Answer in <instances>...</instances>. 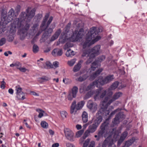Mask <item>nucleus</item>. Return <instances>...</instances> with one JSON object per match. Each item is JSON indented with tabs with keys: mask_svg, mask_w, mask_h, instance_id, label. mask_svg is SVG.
I'll use <instances>...</instances> for the list:
<instances>
[{
	"mask_svg": "<svg viewBox=\"0 0 147 147\" xmlns=\"http://www.w3.org/2000/svg\"><path fill=\"white\" fill-rule=\"evenodd\" d=\"M101 31L99 29H97L96 27L91 28L90 31L86 34V41L83 45V48L85 49L88 47L99 40L101 37L98 35Z\"/></svg>",
	"mask_w": 147,
	"mask_h": 147,
	"instance_id": "obj_1",
	"label": "nucleus"
},
{
	"mask_svg": "<svg viewBox=\"0 0 147 147\" xmlns=\"http://www.w3.org/2000/svg\"><path fill=\"white\" fill-rule=\"evenodd\" d=\"M107 107L106 106H103L100 108L96 114V119L95 120L94 123L99 125L102 121V116H107L109 115L110 111L111 110L109 109H107Z\"/></svg>",
	"mask_w": 147,
	"mask_h": 147,
	"instance_id": "obj_2",
	"label": "nucleus"
},
{
	"mask_svg": "<svg viewBox=\"0 0 147 147\" xmlns=\"http://www.w3.org/2000/svg\"><path fill=\"white\" fill-rule=\"evenodd\" d=\"M119 134H113L111 132L110 134H106L105 135V140L103 143L102 147H106L107 144L108 146L113 144L114 140H115L118 136Z\"/></svg>",
	"mask_w": 147,
	"mask_h": 147,
	"instance_id": "obj_3",
	"label": "nucleus"
},
{
	"mask_svg": "<svg viewBox=\"0 0 147 147\" xmlns=\"http://www.w3.org/2000/svg\"><path fill=\"white\" fill-rule=\"evenodd\" d=\"M109 124L106 122H104L102 123L100 126L101 130L99 131L98 133V138L96 139L97 141H98L101 137H102L103 135H104L106 134H110L113 132V134H116L115 132V129L113 128L110 129L108 133H107V130L108 129Z\"/></svg>",
	"mask_w": 147,
	"mask_h": 147,
	"instance_id": "obj_4",
	"label": "nucleus"
},
{
	"mask_svg": "<svg viewBox=\"0 0 147 147\" xmlns=\"http://www.w3.org/2000/svg\"><path fill=\"white\" fill-rule=\"evenodd\" d=\"M14 14V11L13 9H10L8 13V16H6L5 14L2 13L1 22L5 25L7 24L9 22L12 21L13 19V16Z\"/></svg>",
	"mask_w": 147,
	"mask_h": 147,
	"instance_id": "obj_5",
	"label": "nucleus"
},
{
	"mask_svg": "<svg viewBox=\"0 0 147 147\" xmlns=\"http://www.w3.org/2000/svg\"><path fill=\"white\" fill-rule=\"evenodd\" d=\"M84 31V29L83 28H80L78 31L77 30H75L71 37L72 41L73 42L78 41L82 38L83 35Z\"/></svg>",
	"mask_w": 147,
	"mask_h": 147,
	"instance_id": "obj_6",
	"label": "nucleus"
},
{
	"mask_svg": "<svg viewBox=\"0 0 147 147\" xmlns=\"http://www.w3.org/2000/svg\"><path fill=\"white\" fill-rule=\"evenodd\" d=\"M102 88H99L96 90L95 92V95L94 98L96 100L99 98H103L107 94L106 90H102Z\"/></svg>",
	"mask_w": 147,
	"mask_h": 147,
	"instance_id": "obj_7",
	"label": "nucleus"
},
{
	"mask_svg": "<svg viewBox=\"0 0 147 147\" xmlns=\"http://www.w3.org/2000/svg\"><path fill=\"white\" fill-rule=\"evenodd\" d=\"M125 118V115L123 112H120L115 115V117L112 121L114 125H116L119 123L120 121H122Z\"/></svg>",
	"mask_w": 147,
	"mask_h": 147,
	"instance_id": "obj_8",
	"label": "nucleus"
},
{
	"mask_svg": "<svg viewBox=\"0 0 147 147\" xmlns=\"http://www.w3.org/2000/svg\"><path fill=\"white\" fill-rule=\"evenodd\" d=\"M65 135L67 138L71 142L74 141L73 132L69 129L66 128L64 129Z\"/></svg>",
	"mask_w": 147,
	"mask_h": 147,
	"instance_id": "obj_9",
	"label": "nucleus"
},
{
	"mask_svg": "<svg viewBox=\"0 0 147 147\" xmlns=\"http://www.w3.org/2000/svg\"><path fill=\"white\" fill-rule=\"evenodd\" d=\"M105 58V57L104 55H102L99 57L92 64L91 68L92 70H94V69L97 67V65L98 64V62H101L104 60Z\"/></svg>",
	"mask_w": 147,
	"mask_h": 147,
	"instance_id": "obj_10",
	"label": "nucleus"
},
{
	"mask_svg": "<svg viewBox=\"0 0 147 147\" xmlns=\"http://www.w3.org/2000/svg\"><path fill=\"white\" fill-rule=\"evenodd\" d=\"M122 94L121 92H119L115 93L113 96L112 98L110 99L107 102V104L106 105V107H108V106L113 102L118 99L121 97Z\"/></svg>",
	"mask_w": 147,
	"mask_h": 147,
	"instance_id": "obj_11",
	"label": "nucleus"
},
{
	"mask_svg": "<svg viewBox=\"0 0 147 147\" xmlns=\"http://www.w3.org/2000/svg\"><path fill=\"white\" fill-rule=\"evenodd\" d=\"M22 26L21 22L19 20L14 22L13 24H11L10 28V31L12 29H15L16 28H21Z\"/></svg>",
	"mask_w": 147,
	"mask_h": 147,
	"instance_id": "obj_12",
	"label": "nucleus"
},
{
	"mask_svg": "<svg viewBox=\"0 0 147 147\" xmlns=\"http://www.w3.org/2000/svg\"><path fill=\"white\" fill-rule=\"evenodd\" d=\"M87 106L88 109L93 112H95L97 109V105L91 102H88L87 104Z\"/></svg>",
	"mask_w": 147,
	"mask_h": 147,
	"instance_id": "obj_13",
	"label": "nucleus"
},
{
	"mask_svg": "<svg viewBox=\"0 0 147 147\" xmlns=\"http://www.w3.org/2000/svg\"><path fill=\"white\" fill-rule=\"evenodd\" d=\"M39 16V15H38L37 16H36L34 19V21L36 22V23L34 24L32 27V30L34 32H35V31L36 30H37L38 28V27L39 25L38 23L40 20V18H39L38 17Z\"/></svg>",
	"mask_w": 147,
	"mask_h": 147,
	"instance_id": "obj_14",
	"label": "nucleus"
},
{
	"mask_svg": "<svg viewBox=\"0 0 147 147\" xmlns=\"http://www.w3.org/2000/svg\"><path fill=\"white\" fill-rule=\"evenodd\" d=\"M100 45H96L92 49L90 50L91 53L93 54L95 57L96 55L99 54V51L100 49Z\"/></svg>",
	"mask_w": 147,
	"mask_h": 147,
	"instance_id": "obj_15",
	"label": "nucleus"
},
{
	"mask_svg": "<svg viewBox=\"0 0 147 147\" xmlns=\"http://www.w3.org/2000/svg\"><path fill=\"white\" fill-rule=\"evenodd\" d=\"M113 94V92L111 91H109L107 94V96H106L105 99L102 101V106H105L107 104V101L109 98L110 97H111Z\"/></svg>",
	"mask_w": 147,
	"mask_h": 147,
	"instance_id": "obj_16",
	"label": "nucleus"
},
{
	"mask_svg": "<svg viewBox=\"0 0 147 147\" xmlns=\"http://www.w3.org/2000/svg\"><path fill=\"white\" fill-rule=\"evenodd\" d=\"M94 82H96L97 83L96 84V86L98 87L99 85L102 86L107 84L105 78H103L102 77H99L97 80H96Z\"/></svg>",
	"mask_w": 147,
	"mask_h": 147,
	"instance_id": "obj_17",
	"label": "nucleus"
},
{
	"mask_svg": "<svg viewBox=\"0 0 147 147\" xmlns=\"http://www.w3.org/2000/svg\"><path fill=\"white\" fill-rule=\"evenodd\" d=\"M128 133L127 131H125L121 134L119 139L118 141L117 144L120 145L123 142L127 136Z\"/></svg>",
	"mask_w": 147,
	"mask_h": 147,
	"instance_id": "obj_18",
	"label": "nucleus"
},
{
	"mask_svg": "<svg viewBox=\"0 0 147 147\" xmlns=\"http://www.w3.org/2000/svg\"><path fill=\"white\" fill-rule=\"evenodd\" d=\"M102 69H99L97 70L95 73L90 75L89 78L90 80H92L96 78L102 71Z\"/></svg>",
	"mask_w": 147,
	"mask_h": 147,
	"instance_id": "obj_19",
	"label": "nucleus"
},
{
	"mask_svg": "<svg viewBox=\"0 0 147 147\" xmlns=\"http://www.w3.org/2000/svg\"><path fill=\"white\" fill-rule=\"evenodd\" d=\"M76 102L75 100L72 103L70 107V113L71 114H75L77 110L76 107Z\"/></svg>",
	"mask_w": 147,
	"mask_h": 147,
	"instance_id": "obj_20",
	"label": "nucleus"
},
{
	"mask_svg": "<svg viewBox=\"0 0 147 147\" xmlns=\"http://www.w3.org/2000/svg\"><path fill=\"white\" fill-rule=\"evenodd\" d=\"M62 54L63 51L61 49H54L52 52V55L55 56H61Z\"/></svg>",
	"mask_w": 147,
	"mask_h": 147,
	"instance_id": "obj_21",
	"label": "nucleus"
},
{
	"mask_svg": "<svg viewBox=\"0 0 147 147\" xmlns=\"http://www.w3.org/2000/svg\"><path fill=\"white\" fill-rule=\"evenodd\" d=\"M98 126V124H96V123L94 122L92 124L90 125L89 126L88 129L91 133H93L95 131Z\"/></svg>",
	"mask_w": 147,
	"mask_h": 147,
	"instance_id": "obj_22",
	"label": "nucleus"
},
{
	"mask_svg": "<svg viewBox=\"0 0 147 147\" xmlns=\"http://www.w3.org/2000/svg\"><path fill=\"white\" fill-rule=\"evenodd\" d=\"M35 10L34 9H32L30 12H27L26 16L27 17V21L29 22L33 18L35 15Z\"/></svg>",
	"mask_w": 147,
	"mask_h": 147,
	"instance_id": "obj_23",
	"label": "nucleus"
},
{
	"mask_svg": "<svg viewBox=\"0 0 147 147\" xmlns=\"http://www.w3.org/2000/svg\"><path fill=\"white\" fill-rule=\"evenodd\" d=\"M83 61L82 60H80L78 63L75 65L73 69V71L74 72H76L79 71L81 67L82 63L83 62Z\"/></svg>",
	"mask_w": 147,
	"mask_h": 147,
	"instance_id": "obj_24",
	"label": "nucleus"
},
{
	"mask_svg": "<svg viewBox=\"0 0 147 147\" xmlns=\"http://www.w3.org/2000/svg\"><path fill=\"white\" fill-rule=\"evenodd\" d=\"M61 32V29H59L56 31L54 34L52 36L51 38V40L54 41L57 39L59 36Z\"/></svg>",
	"mask_w": 147,
	"mask_h": 147,
	"instance_id": "obj_25",
	"label": "nucleus"
},
{
	"mask_svg": "<svg viewBox=\"0 0 147 147\" xmlns=\"http://www.w3.org/2000/svg\"><path fill=\"white\" fill-rule=\"evenodd\" d=\"M61 32V29H59L56 31L54 34L52 36L51 38V40L54 41L57 39L59 36Z\"/></svg>",
	"mask_w": 147,
	"mask_h": 147,
	"instance_id": "obj_26",
	"label": "nucleus"
},
{
	"mask_svg": "<svg viewBox=\"0 0 147 147\" xmlns=\"http://www.w3.org/2000/svg\"><path fill=\"white\" fill-rule=\"evenodd\" d=\"M61 32V29H59L56 31L54 34L52 36L51 38V40L54 41L57 39L59 36Z\"/></svg>",
	"mask_w": 147,
	"mask_h": 147,
	"instance_id": "obj_27",
	"label": "nucleus"
},
{
	"mask_svg": "<svg viewBox=\"0 0 147 147\" xmlns=\"http://www.w3.org/2000/svg\"><path fill=\"white\" fill-rule=\"evenodd\" d=\"M82 120L84 123H86L88 121V115L87 113L84 111L82 114Z\"/></svg>",
	"mask_w": 147,
	"mask_h": 147,
	"instance_id": "obj_28",
	"label": "nucleus"
},
{
	"mask_svg": "<svg viewBox=\"0 0 147 147\" xmlns=\"http://www.w3.org/2000/svg\"><path fill=\"white\" fill-rule=\"evenodd\" d=\"M78 88L76 86H74L71 90V94H72L73 97L75 98L78 92Z\"/></svg>",
	"mask_w": 147,
	"mask_h": 147,
	"instance_id": "obj_29",
	"label": "nucleus"
},
{
	"mask_svg": "<svg viewBox=\"0 0 147 147\" xmlns=\"http://www.w3.org/2000/svg\"><path fill=\"white\" fill-rule=\"evenodd\" d=\"M135 139L133 138L130 140L126 141L125 145L123 146L124 147H129L135 141Z\"/></svg>",
	"mask_w": 147,
	"mask_h": 147,
	"instance_id": "obj_30",
	"label": "nucleus"
},
{
	"mask_svg": "<svg viewBox=\"0 0 147 147\" xmlns=\"http://www.w3.org/2000/svg\"><path fill=\"white\" fill-rule=\"evenodd\" d=\"M90 52H91L90 50L87 48L86 50L85 49L83 51L82 56V57L85 56L88 57L91 54Z\"/></svg>",
	"mask_w": 147,
	"mask_h": 147,
	"instance_id": "obj_31",
	"label": "nucleus"
},
{
	"mask_svg": "<svg viewBox=\"0 0 147 147\" xmlns=\"http://www.w3.org/2000/svg\"><path fill=\"white\" fill-rule=\"evenodd\" d=\"M84 101H81L78 102L77 105L76 104V107L77 110H78L81 109L84 106Z\"/></svg>",
	"mask_w": 147,
	"mask_h": 147,
	"instance_id": "obj_32",
	"label": "nucleus"
},
{
	"mask_svg": "<svg viewBox=\"0 0 147 147\" xmlns=\"http://www.w3.org/2000/svg\"><path fill=\"white\" fill-rule=\"evenodd\" d=\"M107 84L110 82L114 79L113 75H109L105 78Z\"/></svg>",
	"mask_w": 147,
	"mask_h": 147,
	"instance_id": "obj_33",
	"label": "nucleus"
},
{
	"mask_svg": "<svg viewBox=\"0 0 147 147\" xmlns=\"http://www.w3.org/2000/svg\"><path fill=\"white\" fill-rule=\"evenodd\" d=\"M89 57V59H88L86 62V65L90 64L93 61L94 58L95 57L94 55L93 54H91Z\"/></svg>",
	"mask_w": 147,
	"mask_h": 147,
	"instance_id": "obj_34",
	"label": "nucleus"
},
{
	"mask_svg": "<svg viewBox=\"0 0 147 147\" xmlns=\"http://www.w3.org/2000/svg\"><path fill=\"white\" fill-rule=\"evenodd\" d=\"M88 76L87 74H84L82 76H80L76 79V80L80 82H82L88 78Z\"/></svg>",
	"mask_w": 147,
	"mask_h": 147,
	"instance_id": "obj_35",
	"label": "nucleus"
},
{
	"mask_svg": "<svg viewBox=\"0 0 147 147\" xmlns=\"http://www.w3.org/2000/svg\"><path fill=\"white\" fill-rule=\"evenodd\" d=\"M74 55L75 53L71 49L67 50L66 53V55L67 57H71L74 56Z\"/></svg>",
	"mask_w": 147,
	"mask_h": 147,
	"instance_id": "obj_36",
	"label": "nucleus"
},
{
	"mask_svg": "<svg viewBox=\"0 0 147 147\" xmlns=\"http://www.w3.org/2000/svg\"><path fill=\"white\" fill-rule=\"evenodd\" d=\"M16 95V97L18 99L22 100L25 98L24 94V92L19 93Z\"/></svg>",
	"mask_w": 147,
	"mask_h": 147,
	"instance_id": "obj_37",
	"label": "nucleus"
},
{
	"mask_svg": "<svg viewBox=\"0 0 147 147\" xmlns=\"http://www.w3.org/2000/svg\"><path fill=\"white\" fill-rule=\"evenodd\" d=\"M97 83L96 82L94 81L92 83L90 84L87 87H86V91H88L90 90L94 86H96Z\"/></svg>",
	"mask_w": 147,
	"mask_h": 147,
	"instance_id": "obj_38",
	"label": "nucleus"
},
{
	"mask_svg": "<svg viewBox=\"0 0 147 147\" xmlns=\"http://www.w3.org/2000/svg\"><path fill=\"white\" fill-rule=\"evenodd\" d=\"M119 84V82L117 81H115L114 82L111 86L110 88L111 90H114L117 88Z\"/></svg>",
	"mask_w": 147,
	"mask_h": 147,
	"instance_id": "obj_39",
	"label": "nucleus"
},
{
	"mask_svg": "<svg viewBox=\"0 0 147 147\" xmlns=\"http://www.w3.org/2000/svg\"><path fill=\"white\" fill-rule=\"evenodd\" d=\"M94 92L91 90L88 92L86 94L85 96L84 97V99H86L90 98L94 94Z\"/></svg>",
	"mask_w": 147,
	"mask_h": 147,
	"instance_id": "obj_40",
	"label": "nucleus"
},
{
	"mask_svg": "<svg viewBox=\"0 0 147 147\" xmlns=\"http://www.w3.org/2000/svg\"><path fill=\"white\" fill-rule=\"evenodd\" d=\"M16 90V94L23 92L22 91V88H21L19 86H16L15 87Z\"/></svg>",
	"mask_w": 147,
	"mask_h": 147,
	"instance_id": "obj_41",
	"label": "nucleus"
},
{
	"mask_svg": "<svg viewBox=\"0 0 147 147\" xmlns=\"http://www.w3.org/2000/svg\"><path fill=\"white\" fill-rule=\"evenodd\" d=\"M50 78L47 76H43L41 78H40L38 80L41 82H44L46 81H48L50 80Z\"/></svg>",
	"mask_w": 147,
	"mask_h": 147,
	"instance_id": "obj_42",
	"label": "nucleus"
},
{
	"mask_svg": "<svg viewBox=\"0 0 147 147\" xmlns=\"http://www.w3.org/2000/svg\"><path fill=\"white\" fill-rule=\"evenodd\" d=\"M41 126L42 127L44 128H47L48 127V123L45 121H42L40 123Z\"/></svg>",
	"mask_w": 147,
	"mask_h": 147,
	"instance_id": "obj_43",
	"label": "nucleus"
},
{
	"mask_svg": "<svg viewBox=\"0 0 147 147\" xmlns=\"http://www.w3.org/2000/svg\"><path fill=\"white\" fill-rule=\"evenodd\" d=\"M39 50V48L38 46L36 45H34L33 46V51L34 53H37Z\"/></svg>",
	"mask_w": 147,
	"mask_h": 147,
	"instance_id": "obj_44",
	"label": "nucleus"
},
{
	"mask_svg": "<svg viewBox=\"0 0 147 147\" xmlns=\"http://www.w3.org/2000/svg\"><path fill=\"white\" fill-rule=\"evenodd\" d=\"M86 87L84 85H82L81 86L80 88V93H82L85 92L86 91Z\"/></svg>",
	"mask_w": 147,
	"mask_h": 147,
	"instance_id": "obj_45",
	"label": "nucleus"
},
{
	"mask_svg": "<svg viewBox=\"0 0 147 147\" xmlns=\"http://www.w3.org/2000/svg\"><path fill=\"white\" fill-rule=\"evenodd\" d=\"M91 133L89 130L88 129L84 133L83 138L84 139H85Z\"/></svg>",
	"mask_w": 147,
	"mask_h": 147,
	"instance_id": "obj_46",
	"label": "nucleus"
},
{
	"mask_svg": "<svg viewBox=\"0 0 147 147\" xmlns=\"http://www.w3.org/2000/svg\"><path fill=\"white\" fill-rule=\"evenodd\" d=\"M76 59H73L70 61H68L67 63L68 65L71 66H72L76 62Z\"/></svg>",
	"mask_w": 147,
	"mask_h": 147,
	"instance_id": "obj_47",
	"label": "nucleus"
},
{
	"mask_svg": "<svg viewBox=\"0 0 147 147\" xmlns=\"http://www.w3.org/2000/svg\"><path fill=\"white\" fill-rule=\"evenodd\" d=\"M6 39L5 38H2L0 40V46L5 44L6 42Z\"/></svg>",
	"mask_w": 147,
	"mask_h": 147,
	"instance_id": "obj_48",
	"label": "nucleus"
},
{
	"mask_svg": "<svg viewBox=\"0 0 147 147\" xmlns=\"http://www.w3.org/2000/svg\"><path fill=\"white\" fill-rule=\"evenodd\" d=\"M90 139H87L84 142L82 147H87L90 141Z\"/></svg>",
	"mask_w": 147,
	"mask_h": 147,
	"instance_id": "obj_49",
	"label": "nucleus"
},
{
	"mask_svg": "<svg viewBox=\"0 0 147 147\" xmlns=\"http://www.w3.org/2000/svg\"><path fill=\"white\" fill-rule=\"evenodd\" d=\"M84 132L83 130H80L77 132L76 134V136L77 137H80L83 134Z\"/></svg>",
	"mask_w": 147,
	"mask_h": 147,
	"instance_id": "obj_50",
	"label": "nucleus"
},
{
	"mask_svg": "<svg viewBox=\"0 0 147 147\" xmlns=\"http://www.w3.org/2000/svg\"><path fill=\"white\" fill-rule=\"evenodd\" d=\"M71 25V23L69 22L68 24L66 26V27L65 28V30L66 32H68L70 28Z\"/></svg>",
	"mask_w": 147,
	"mask_h": 147,
	"instance_id": "obj_51",
	"label": "nucleus"
},
{
	"mask_svg": "<svg viewBox=\"0 0 147 147\" xmlns=\"http://www.w3.org/2000/svg\"><path fill=\"white\" fill-rule=\"evenodd\" d=\"M14 38V37L12 35H9L7 38V41L9 42H12Z\"/></svg>",
	"mask_w": 147,
	"mask_h": 147,
	"instance_id": "obj_52",
	"label": "nucleus"
},
{
	"mask_svg": "<svg viewBox=\"0 0 147 147\" xmlns=\"http://www.w3.org/2000/svg\"><path fill=\"white\" fill-rule=\"evenodd\" d=\"M53 19V17L51 16L50 17L48 21L47 22V25H46V26L45 29L47 28L48 27L49 25L51 23V22Z\"/></svg>",
	"mask_w": 147,
	"mask_h": 147,
	"instance_id": "obj_53",
	"label": "nucleus"
},
{
	"mask_svg": "<svg viewBox=\"0 0 147 147\" xmlns=\"http://www.w3.org/2000/svg\"><path fill=\"white\" fill-rule=\"evenodd\" d=\"M53 30V28H49L45 32L47 34L46 35L47 36H49V34H51Z\"/></svg>",
	"mask_w": 147,
	"mask_h": 147,
	"instance_id": "obj_54",
	"label": "nucleus"
},
{
	"mask_svg": "<svg viewBox=\"0 0 147 147\" xmlns=\"http://www.w3.org/2000/svg\"><path fill=\"white\" fill-rule=\"evenodd\" d=\"M46 65L47 66L50 68H52L53 67V65L49 61H47L46 62Z\"/></svg>",
	"mask_w": 147,
	"mask_h": 147,
	"instance_id": "obj_55",
	"label": "nucleus"
},
{
	"mask_svg": "<svg viewBox=\"0 0 147 147\" xmlns=\"http://www.w3.org/2000/svg\"><path fill=\"white\" fill-rule=\"evenodd\" d=\"M117 110H115L114 111H112L110 115H109V117L107 119L108 120H109L112 117L115 115V113L117 112Z\"/></svg>",
	"mask_w": 147,
	"mask_h": 147,
	"instance_id": "obj_56",
	"label": "nucleus"
},
{
	"mask_svg": "<svg viewBox=\"0 0 147 147\" xmlns=\"http://www.w3.org/2000/svg\"><path fill=\"white\" fill-rule=\"evenodd\" d=\"M3 80L1 82V88L3 89H4L5 88V85L6 84L5 82L4 81V79H3Z\"/></svg>",
	"mask_w": 147,
	"mask_h": 147,
	"instance_id": "obj_57",
	"label": "nucleus"
},
{
	"mask_svg": "<svg viewBox=\"0 0 147 147\" xmlns=\"http://www.w3.org/2000/svg\"><path fill=\"white\" fill-rule=\"evenodd\" d=\"M62 117L63 118H65L67 115V113L65 111H63L61 113Z\"/></svg>",
	"mask_w": 147,
	"mask_h": 147,
	"instance_id": "obj_58",
	"label": "nucleus"
},
{
	"mask_svg": "<svg viewBox=\"0 0 147 147\" xmlns=\"http://www.w3.org/2000/svg\"><path fill=\"white\" fill-rule=\"evenodd\" d=\"M92 123V121H89L87 123L83 125V128L84 129H85L88 125H90V124H91Z\"/></svg>",
	"mask_w": 147,
	"mask_h": 147,
	"instance_id": "obj_59",
	"label": "nucleus"
},
{
	"mask_svg": "<svg viewBox=\"0 0 147 147\" xmlns=\"http://www.w3.org/2000/svg\"><path fill=\"white\" fill-rule=\"evenodd\" d=\"M59 64V62L57 61H55L53 63V66H54L55 68H57L58 67Z\"/></svg>",
	"mask_w": 147,
	"mask_h": 147,
	"instance_id": "obj_60",
	"label": "nucleus"
},
{
	"mask_svg": "<svg viewBox=\"0 0 147 147\" xmlns=\"http://www.w3.org/2000/svg\"><path fill=\"white\" fill-rule=\"evenodd\" d=\"M66 146L67 147H75L74 145L70 143H66Z\"/></svg>",
	"mask_w": 147,
	"mask_h": 147,
	"instance_id": "obj_61",
	"label": "nucleus"
},
{
	"mask_svg": "<svg viewBox=\"0 0 147 147\" xmlns=\"http://www.w3.org/2000/svg\"><path fill=\"white\" fill-rule=\"evenodd\" d=\"M95 145V142L94 141H91L90 142V144L88 147H94Z\"/></svg>",
	"mask_w": 147,
	"mask_h": 147,
	"instance_id": "obj_62",
	"label": "nucleus"
},
{
	"mask_svg": "<svg viewBox=\"0 0 147 147\" xmlns=\"http://www.w3.org/2000/svg\"><path fill=\"white\" fill-rule=\"evenodd\" d=\"M73 98H74L73 97V96L70 93L68 95L67 98L69 100H72Z\"/></svg>",
	"mask_w": 147,
	"mask_h": 147,
	"instance_id": "obj_63",
	"label": "nucleus"
},
{
	"mask_svg": "<svg viewBox=\"0 0 147 147\" xmlns=\"http://www.w3.org/2000/svg\"><path fill=\"white\" fill-rule=\"evenodd\" d=\"M18 69L22 72H25L26 71L27 69L25 68L19 67Z\"/></svg>",
	"mask_w": 147,
	"mask_h": 147,
	"instance_id": "obj_64",
	"label": "nucleus"
}]
</instances>
